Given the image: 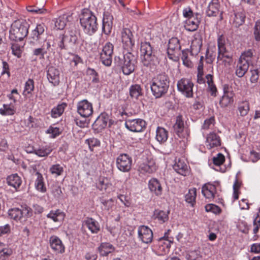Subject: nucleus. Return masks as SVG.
<instances>
[{
    "label": "nucleus",
    "instance_id": "nucleus-55",
    "mask_svg": "<svg viewBox=\"0 0 260 260\" xmlns=\"http://www.w3.org/2000/svg\"><path fill=\"white\" fill-rule=\"evenodd\" d=\"M187 260H201L200 251L198 250H190L186 255Z\"/></svg>",
    "mask_w": 260,
    "mask_h": 260
},
{
    "label": "nucleus",
    "instance_id": "nucleus-15",
    "mask_svg": "<svg viewBox=\"0 0 260 260\" xmlns=\"http://www.w3.org/2000/svg\"><path fill=\"white\" fill-rule=\"evenodd\" d=\"M78 113L83 117H89L93 113V107L91 103L87 100L79 102L77 105Z\"/></svg>",
    "mask_w": 260,
    "mask_h": 260
},
{
    "label": "nucleus",
    "instance_id": "nucleus-18",
    "mask_svg": "<svg viewBox=\"0 0 260 260\" xmlns=\"http://www.w3.org/2000/svg\"><path fill=\"white\" fill-rule=\"evenodd\" d=\"M138 238L143 243L149 244L152 241L153 235L152 230L147 226L141 225L138 229Z\"/></svg>",
    "mask_w": 260,
    "mask_h": 260
},
{
    "label": "nucleus",
    "instance_id": "nucleus-10",
    "mask_svg": "<svg viewBox=\"0 0 260 260\" xmlns=\"http://www.w3.org/2000/svg\"><path fill=\"white\" fill-rule=\"evenodd\" d=\"M108 124L109 126L112 124L109 115L106 113H103L97 117L92 124V128L95 133H99L104 129Z\"/></svg>",
    "mask_w": 260,
    "mask_h": 260
},
{
    "label": "nucleus",
    "instance_id": "nucleus-50",
    "mask_svg": "<svg viewBox=\"0 0 260 260\" xmlns=\"http://www.w3.org/2000/svg\"><path fill=\"white\" fill-rule=\"evenodd\" d=\"M112 184L108 180L105 178H100L98 183H96L97 188L101 191H107V190L110 188Z\"/></svg>",
    "mask_w": 260,
    "mask_h": 260
},
{
    "label": "nucleus",
    "instance_id": "nucleus-36",
    "mask_svg": "<svg viewBox=\"0 0 260 260\" xmlns=\"http://www.w3.org/2000/svg\"><path fill=\"white\" fill-rule=\"evenodd\" d=\"M46 216L54 222H61L64 219L65 214L60 210L57 209L50 211Z\"/></svg>",
    "mask_w": 260,
    "mask_h": 260
},
{
    "label": "nucleus",
    "instance_id": "nucleus-11",
    "mask_svg": "<svg viewBox=\"0 0 260 260\" xmlns=\"http://www.w3.org/2000/svg\"><path fill=\"white\" fill-rule=\"evenodd\" d=\"M121 40L124 49L127 51L132 50L135 40L132 31L128 28H123L121 31Z\"/></svg>",
    "mask_w": 260,
    "mask_h": 260
},
{
    "label": "nucleus",
    "instance_id": "nucleus-56",
    "mask_svg": "<svg viewBox=\"0 0 260 260\" xmlns=\"http://www.w3.org/2000/svg\"><path fill=\"white\" fill-rule=\"evenodd\" d=\"M49 171L52 175L59 176L62 174L63 168L59 164H55L51 166Z\"/></svg>",
    "mask_w": 260,
    "mask_h": 260
},
{
    "label": "nucleus",
    "instance_id": "nucleus-12",
    "mask_svg": "<svg viewBox=\"0 0 260 260\" xmlns=\"http://www.w3.org/2000/svg\"><path fill=\"white\" fill-rule=\"evenodd\" d=\"M113 48L114 46L112 43L107 42L103 47L100 53V60L106 66L109 67L111 65Z\"/></svg>",
    "mask_w": 260,
    "mask_h": 260
},
{
    "label": "nucleus",
    "instance_id": "nucleus-8",
    "mask_svg": "<svg viewBox=\"0 0 260 260\" xmlns=\"http://www.w3.org/2000/svg\"><path fill=\"white\" fill-rule=\"evenodd\" d=\"M181 46L179 40L177 38H172L168 43L167 54L168 58L174 61H178L179 59Z\"/></svg>",
    "mask_w": 260,
    "mask_h": 260
},
{
    "label": "nucleus",
    "instance_id": "nucleus-13",
    "mask_svg": "<svg viewBox=\"0 0 260 260\" xmlns=\"http://www.w3.org/2000/svg\"><path fill=\"white\" fill-rule=\"evenodd\" d=\"M132 164V158L127 154H121L116 158V166L118 170L123 172L129 171Z\"/></svg>",
    "mask_w": 260,
    "mask_h": 260
},
{
    "label": "nucleus",
    "instance_id": "nucleus-40",
    "mask_svg": "<svg viewBox=\"0 0 260 260\" xmlns=\"http://www.w3.org/2000/svg\"><path fill=\"white\" fill-rule=\"evenodd\" d=\"M197 197V189L192 188L189 189L188 192L185 196V200L191 207H193L196 204Z\"/></svg>",
    "mask_w": 260,
    "mask_h": 260
},
{
    "label": "nucleus",
    "instance_id": "nucleus-23",
    "mask_svg": "<svg viewBox=\"0 0 260 260\" xmlns=\"http://www.w3.org/2000/svg\"><path fill=\"white\" fill-rule=\"evenodd\" d=\"M202 193L209 201H211L218 196L215 186L210 183H206L203 186Z\"/></svg>",
    "mask_w": 260,
    "mask_h": 260
},
{
    "label": "nucleus",
    "instance_id": "nucleus-27",
    "mask_svg": "<svg viewBox=\"0 0 260 260\" xmlns=\"http://www.w3.org/2000/svg\"><path fill=\"white\" fill-rule=\"evenodd\" d=\"M202 46V39L199 34L195 35L191 41L190 53L192 55H197L201 51Z\"/></svg>",
    "mask_w": 260,
    "mask_h": 260
},
{
    "label": "nucleus",
    "instance_id": "nucleus-60",
    "mask_svg": "<svg viewBox=\"0 0 260 260\" xmlns=\"http://www.w3.org/2000/svg\"><path fill=\"white\" fill-rule=\"evenodd\" d=\"M215 119L213 117H210L204 121L202 129L204 130L212 128L214 125Z\"/></svg>",
    "mask_w": 260,
    "mask_h": 260
},
{
    "label": "nucleus",
    "instance_id": "nucleus-63",
    "mask_svg": "<svg viewBox=\"0 0 260 260\" xmlns=\"http://www.w3.org/2000/svg\"><path fill=\"white\" fill-rule=\"evenodd\" d=\"M225 160L224 156L221 153H218L216 156L213 158V164L217 166L221 165Z\"/></svg>",
    "mask_w": 260,
    "mask_h": 260
},
{
    "label": "nucleus",
    "instance_id": "nucleus-46",
    "mask_svg": "<svg viewBox=\"0 0 260 260\" xmlns=\"http://www.w3.org/2000/svg\"><path fill=\"white\" fill-rule=\"evenodd\" d=\"M28 12L32 14H45L48 13V11L44 6L39 7L37 5L28 6L26 7Z\"/></svg>",
    "mask_w": 260,
    "mask_h": 260
},
{
    "label": "nucleus",
    "instance_id": "nucleus-21",
    "mask_svg": "<svg viewBox=\"0 0 260 260\" xmlns=\"http://www.w3.org/2000/svg\"><path fill=\"white\" fill-rule=\"evenodd\" d=\"M218 55L217 59H223V58L232 60V55L229 53L225 47V39L222 36H220L217 40Z\"/></svg>",
    "mask_w": 260,
    "mask_h": 260
},
{
    "label": "nucleus",
    "instance_id": "nucleus-7",
    "mask_svg": "<svg viewBox=\"0 0 260 260\" xmlns=\"http://www.w3.org/2000/svg\"><path fill=\"white\" fill-rule=\"evenodd\" d=\"M170 232V230H168L163 237L154 241L152 249L157 255H165L169 253L171 245L173 242V238L169 237Z\"/></svg>",
    "mask_w": 260,
    "mask_h": 260
},
{
    "label": "nucleus",
    "instance_id": "nucleus-35",
    "mask_svg": "<svg viewBox=\"0 0 260 260\" xmlns=\"http://www.w3.org/2000/svg\"><path fill=\"white\" fill-rule=\"evenodd\" d=\"M45 25L44 23H39L36 25L34 29L31 31V37L35 41H39L44 36Z\"/></svg>",
    "mask_w": 260,
    "mask_h": 260
},
{
    "label": "nucleus",
    "instance_id": "nucleus-44",
    "mask_svg": "<svg viewBox=\"0 0 260 260\" xmlns=\"http://www.w3.org/2000/svg\"><path fill=\"white\" fill-rule=\"evenodd\" d=\"M168 214L169 212L160 210H155L153 216L155 219H157L160 223H162L168 220Z\"/></svg>",
    "mask_w": 260,
    "mask_h": 260
},
{
    "label": "nucleus",
    "instance_id": "nucleus-57",
    "mask_svg": "<svg viewBox=\"0 0 260 260\" xmlns=\"http://www.w3.org/2000/svg\"><path fill=\"white\" fill-rule=\"evenodd\" d=\"M253 56V52L251 49H248L244 52H243L239 59L243 61H246L247 63H249V61L251 60V59Z\"/></svg>",
    "mask_w": 260,
    "mask_h": 260
},
{
    "label": "nucleus",
    "instance_id": "nucleus-24",
    "mask_svg": "<svg viewBox=\"0 0 260 260\" xmlns=\"http://www.w3.org/2000/svg\"><path fill=\"white\" fill-rule=\"evenodd\" d=\"M200 21L201 15L199 13H196L195 16L186 20L184 27L188 31H195L198 29Z\"/></svg>",
    "mask_w": 260,
    "mask_h": 260
},
{
    "label": "nucleus",
    "instance_id": "nucleus-29",
    "mask_svg": "<svg viewBox=\"0 0 260 260\" xmlns=\"http://www.w3.org/2000/svg\"><path fill=\"white\" fill-rule=\"evenodd\" d=\"M148 187L150 190L156 196H159L162 194V188L159 181L156 178L151 179L148 182Z\"/></svg>",
    "mask_w": 260,
    "mask_h": 260
},
{
    "label": "nucleus",
    "instance_id": "nucleus-14",
    "mask_svg": "<svg viewBox=\"0 0 260 260\" xmlns=\"http://www.w3.org/2000/svg\"><path fill=\"white\" fill-rule=\"evenodd\" d=\"M206 13L208 17H217L218 20L223 19L219 0H212L208 5Z\"/></svg>",
    "mask_w": 260,
    "mask_h": 260
},
{
    "label": "nucleus",
    "instance_id": "nucleus-54",
    "mask_svg": "<svg viewBox=\"0 0 260 260\" xmlns=\"http://www.w3.org/2000/svg\"><path fill=\"white\" fill-rule=\"evenodd\" d=\"M86 75L90 77L93 83H98L100 80L98 73L93 69L88 68L86 70Z\"/></svg>",
    "mask_w": 260,
    "mask_h": 260
},
{
    "label": "nucleus",
    "instance_id": "nucleus-22",
    "mask_svg": "<svg viewBox=\"0 0 260 260\" xmlns=\"http://www.w3.org/2000/svg\"><path fill=\"white\" fill-rule=\"evenodd\" d=\"M60 73L59 70L54 67L50 66L47 71V78L52 85L56 86L60 82Z\"/></svg>",
    "mask_w": 260,
    "mask_h": 260
},
{
    "label": "nucleus",
    "instance_id": "nucleus-49",
    "mask_svg": "<svg viewBox=\"0 0 260 260\" xmlns=\"http://www.w3.org/2000/svg\"><path fill=\"white\" fill-rule=\"evenodd\" d=\"M12 250L11 248L5 247L4 243L0 242V259L5 260L12 254Z\"/></svg>",
    "mask_w": 260,
    "mask_h": 260
},
{
    "label": "nucleus",
    "instance_id": "nucleus-53",
    "mask_svg": "<svg viewBox=\"0 0 260 260\" xmlns=\"http://www.w3.org/2000/svg\"><path fill=\"white\" fill-rule=\"evenodd\" d=\"M35 88L34 81L31 79H29L25 83L24 89L23 91V95L26 96L28 94H31Z\"/></svg>",
    "mask_w": 260,
    "mask_h": 260
},
{
    "label": "nucleus",
    "instance_id": "nucleus-3",
    "mask_svg": "<svg viewBox=\"0 0 260 260\" xmlns=\"http://www.w3.org/2000/svg\"><path fill=\"white\" fill-rule=\"evenodd\" d=\"M170 80L165 73L160 74L153 78L150 83L152 94L156 98H160L165 95L168 90Z\"/></svg>",
    "mask_w": 260,
    "mask_h": 260
},
{
    "label": "nucleus",
    "instance_id": "nucleus-9",
    "mask_svg": "<svg viewBox=\"0 0 260 260\" xmlns=\"http://www.w3.org/2000/svg\"><path fill=\"white\" fill-rule=\"evenodd\" d=\"M194 84L189 79L182 78L177 82L178 90L187 98L193 96V87Z\"/></svg>",
    "mask_w": 260,
    "mask_h": 260
},
{
    "label": "nucleus",
    "instance_id": "nucleus-39",
    "mask_svg": "<svg viewBox=\"0 0 260 260\" xmlns=\"http://www.w3.org/2000/svg\"><path fill=\"white\" fill-rule=\"evenodd\" d=\"M52 151V149L50 146L45 145L34 149L32 152L38 156L46 157Z\"/></svg>",
    "mask_w": 260,
    "mask_h": 260
},
{
    "label": "nucleus",
    "instance_id": "nucleus-2",
    "mask_svg": "<svg viewBox=\"0 0 260 260\" xmlns=\"http://www.w3.org/2000/svg\"><path fill=\"white\" fill-rule=\"evenodd\" d=\"M140 52L143 65L150 70L155 69L158 63V60L150 42L146 41L141 42Z\"/></svg>",
    "mask_w": 260,
    "mask_h": 260
},
{
    "label": "nucleus",
    "instance_id": "nucleus-64",
    "mask_svg": "<svg viewBox=\"0 0 260 260\" xmlns=\"http://www.w3.org/2000/svg\"><path fill=\"white\" fill-rule=\"evenodd\" d=\"M254 36L256 41H260V20L256 22L254 28Z\"/></svg>",
    "mask_w": 260,
    "mask_h": 260
},
{
    "label": "nucleus",
    "instance_id": "nucleus-38",
    "mask_svg": "<svg viewBox=\"0 0 260 260\" xmlns=\"http://www.w3.org/2000/svg\"><path fill=\"white\" fill-rule=\"evenodd\" d=\"M168 138V132L164 127H158L156 131V139L160 143H164Z\"/></svg>",
    "mask_w": 260,
    "mask_h": 260
},
{
    "label": "nucleus",
    "instance_id": "nucleus-58",
    "mask_svg": "<svg viewBox=\"0 0 260 260\" xmlns=\"http://www.w3.org/2000/svg\"><path fill=\"white\" fill-rule=\"evenodd\" d=\"M188 51L183 50L182 51L181 59L183 61V64L188 68L192 67V62L190 60L188 57Z\"/></svg>",
    "mask_w": 260,
    "mask_h": 260
},
{
    "label": "nucleus",
    "instance_id": "nucleus-1",
    "mask_svg": "<svg viewBox=\"0 0 260 260\" xmlns=\"http://www.w3.org/2000/svg\"><path fill=\"white\" fill-rule=\"evenodd\" d=\"M79 35L75 28L66 30L56 40L57 45L61 50H73L78 43Z\"/></svg>",
    "mask_w": 260,
    "mask_h": 260
},
{
    "label": "nucleus",
    "instance_id": "nucleus-51",
    "mask_svg": "<svg viewBox=\"0 0 260 260\" xmlns=\"http://www.w3.org/2000/svg\"><path fill=\"white\" fill-rule=\"evenodd\" d=\"M15 113V110L13 105L4 104L0 108V114L3 116L13 115Z\"/></svg>",
    "mask_w": 260,
    "mask_h": 260
},
{
    "label": "nucleus",
    "instance_id": "nucleus-59",
    "mask_svg": "<svg viewBox=\"0 0 260 260\" xmlns=\"http://www.w3.org/2000/svg\"><path fill=\"white\" fill-rule=\"evenodd\" d=\"M87 143L91 150L95 147H98L100 145V141L96 138H91L86 140Z\"/></svg>",
    "mask_w": 260,
    "mask_h": 260
},
{
    "label": "nucleus",
    "instance_id": "nucleus-17",
    "mask_svg": "<svg viewBox=\"0 0 260 260\" xmlns=\"http://www.w3.org/2000/svg\"><path fill=\"white\" fill-rule=\"evenodd\" d=\"M125 127L134 132H140L146 127V122L142 119H127L125 122Z\"/></svg>",
    "mask_w": 260,
    "mask_h": 260
},
{
    "label": "nucleus",
    "instance_id": "nucleus-34",
    "mask_svg": "<svg viewBox=\"0 0 260 260\" xmlns=\"http://www.w3.org/2000/svg\"><path fill=\"white\" fill-rule=\"evenodd\" d=\"M22 182L21 177L17 174H12L7 178L8 184L13 187L16 190L20 187Z\"/></svg>",
    "mask_w": 260,
    "mask_h": 260
},
{
    "label": "nucleus",
    "instance_id": "nucleus-26",
    "mask_svg": "<svg viewBox=\"0 0 260 260\" xmlns=\"http://www.w3.org/2000/svg\"><path fill=\"white\" fill-rule=\"evenodd\" d=\"M206 145L209 149L220 146L221 145L220 137L214 133H210L207 136Z\"/></svg>",
    "mask_w": 260,
    "mask_h": 260
},
{
    "label": "nucleus",
    "instance_id": "nucleus-43",
    "mask_svg": "<svg viewBox=\"0 0 260 260\" xmlns=\"http://www.w3.org/2000/svg\"><path fill=\"white\" fill-rule=\"evenodd\" d=\"M66 107L67 104L65 103H62L54 107L51 111V116L55 118L60 116L63 113Z\"/></svg>",
    "mask_w": 260,
    "mask_h": 260
},
{
    "label": "nucleus",
    "instance_id": "nucleus-20",
    "mask_svg": "<svg viewBox=\"0 0 260 260\" xmlns=\"http://www.w3.org/2000/svg\"><path fill=\"white\" fill-rule=\"evenodd\" d=\"M113 17L108 11H105L103 14L102 31L106 35L111 34L113 27Z\"/></svg>",
    "mask_w": 260,
    "mask_h": 260
},
{
    "label": "nucleus",
    "instance_id": "nucleus-42",
    "mask_svg": "<svg viewBox=\"0 0 260 260\" xmlns=\"http://www.w3.org/2000/svg\"><path fill=\"white\" fill-rule=\"evenodd\" d=\"M85 224L92 233L96 234L100 231L99 223L93 218H87L85 221Z\"/></svg>",
    "mask_w": 260,
    "mask_h": 260
},
{
    "label": "nucleus",
    "instance_id": "nucleus-45",
    "mask_svg": "<svg viewBox=\"0 0 260 260\" xmlns=\"http://www.w3.org/2000/svg\"><path fill=\"white\" fill-rule=\"evenodd\" d=\"M129 95L132 98L137 99L142 94V89L139 84H134L129 88Z\"/></svg>",
    "mask_w": 260,
    "mask_h": 260
},
{
    "label": "nucleus",
    "instance_id": "nucleus-5",
    "mask_svg": "<svg viewBox=\"0 0 260 260\" xmlns=\"http://www.w3.org/2000/svg\"><path fill=\"white\" fill-rule=\"evenodd\" d=\"M29 24L23 20H17L11 24L9 38L11 40L18 41L26 37L28 32Z\"/></svg>",
    "mask_w": 260,
    "mask_h": 260
},
{
    "label": "nucleus",
    "instance_id": "nucleus-41",
    "mask_svg": "<svg viewBox=\"0 0 260 260\" xmlns=\"http://www.w3.org/2000/svg\"><path fill=\"white\" fill-rule=\"evenodd\" d=\"M114 247L109 243H102L99 247L100 253L102 256H107L109 253L114 251Z\"/></svg>",
    "mask_w": 260,
    "mask_h": 260
},
{
    "label": "nucleus",
    "instance_id": "nucleus-16",
    "mask_svg": "<svg viewBox=\"0 0 260 260\" xmlns=\"http://www.w3.org/2000/svg\"><path fill=\"white\" fill-rule=\"evenodd\" d=\"M30 208L28 207H21V208H15L9 210V215L11 218L21 221L23 217L30 216Z\"/></svg>",
    "mask_w": 260,
    "mask_h": 260
},
{
    "label": "nucleus",
    "instance_id": "nucleus-28",
    "mask_svg": "<svg viewBox=\"0 0 260 260\" xmlns=\"http://www.w3.org/2000/svg\"><path fill=\"white\" fill-rule=\"evenodd\" d=\"M50 245L51 248L58 253H63L64 247L61 240L56 236H52L49 239Z\"/></svg>",
    "mask_w": 260,
    "mask_h": 260
},
{
    "label": "nucleus",
    "instance_id": "nucleus-33",
    "mask_svg": "<svg viewBox=\"0 0 260 260\" xmlns=\"http://www.w3.org/2000/svg\"><path fill=\"white\" fill-rule=\"evenodd\" d=\"M249 67V64L247 63L246 61H242L239 59L236 68V75L238 77L241 78L243 77L248 71Z\"/></svg>",
    "mask_w": 260,
    "mask_h": 260
},
{
    "label": "nucleus",
    "instance_id": "nucleus-47",
    "mask_svg": "<svg viewBox=\"0 0 260 260\" xmlns=\"http://www.w3.org/2000/svg\"><path fill=\"white\" fill-rule=\"evenodd\" d=\"M234 93L223 94L219 101L220 106L222 107H228L234 102Z\"/></svg>",
    "mask_w": 260,
    "mask_h": 260
},
{
    "label": "nucleus",
    "instance_id": "nucleus-6",
    "mask_svg": "<svg viewBox=\"0 0 260 260\" xmlns=\"http://www.w3.org/2000/svg\"><path fill=\"white\" fill-rule=\"evenodd\" d=\"M114 62L122 69L124 74L128 75L135 71L137 61L135 56L128 51L121 57H115Z\"/></svg>",
    "mask_w": 260,
    "mask_h": 260
},
{
    "label": "nucleus",
    "instance_id": "nucleus-62",
    "mask_svg": "<svg viewBox=\"0 0 260 260\" xmlns=\"http://www.w3.org/2000/svg\"><path fill=\"white\" fill-rule=\"evenodd\" d=\"M205 210L207 212H212L215 214H218L221 212V210L218 206L212 204L207 205L205 206Z\"/></svg>",
    "mask_w": 260,
    "mask_h": 260
},
{
    "label": "nucleus",
    "instance_id": "nucleus-52",
    "mask_svg": "<svg viewBox=\"0 0 260 260\" xmlns=\"http://www.w3.org/2000/svg\"><path fill=\"white\" fill-rule=\"evenodd\" d=\"M216 47L215 46L213 47H210L206 51V62L208 63H212L215 59L216 53Z\"/></svg>",
    "mask_w": 260,
    "mask_h": 260
},
{
    "label": "nucleus",
    "instance_id": "nucleus-4",
    "mask_svg": "<svg viewBox=\"0 0 260 260\" xmlns=\"http://www.w3.org/2000/svg\"><path fill=\"white\" fill-rule=\"evenodd\" d=\"M80 22L84 32L89 36L93 35L98 30L96 17L89 10H83Z\"/></svg>",
    "mask_w": 260,
    "mask_h": 260
},
{
    "label": "nucleus",
    "instance_id": "nucleus-37",
    "mask_svg": "<svg viewBox=\"0 0 260 260\" xmlns=\"http://www.w3.org/2000/svg\"><path fill=\"white\" fill-rule=\"evenodd\" d=\"M71 16L67 14H64L56 19L55 26L58 29H63L67 24V22L70 21Z\"/></svg>",
    "mask_w": 260,
    "mask_h": 260
},
{
    "label": "nucleus",
    "instance_id": "nucleus-25",
    "mask_svg": "<svg viewBox=\"0 0 260 260\" xmlns=\"http://www.w3.org/2000/svg\"><path fill=\"white\" fill-rule=\"evenodd\" d=\"M156 170L155 161L152 159H150L141 164L139 167V170L141 173H152Z\"/></svg>",
    "mask_w": 260,
    "mask_h": 260
},
{
    "label": "nucleus",
    "instance_id": "nucleus-61",
    "mask_svg": "<svg viewBox=\"0 0 260 260\" xmlns=\"http://www.w3.org/2000/svg\"><path fill=\"white\" fill-rule=\"evenodd\" d=\"M46 133L50 134L51 138H54L59 135L60 131L59 128L50 126L46 131Z\"/></svg>",
    "mask_w": 260,
    "mask_h": 260
},
{
    "label": "nucleus",
    "instance_id": "nucleus-19",
    "mask_svg": "<svg viewBox=\"0 0 260 260\" xmlns=\"http://www.w3.org/2000/svg\"><path fill=\"white\" fill-rule=\"evenodd\" d=\"M175 133L180 137L185 138L189 136L187 129H185L184 121L182 115H179L176 117V122L173 125Z\"/></svg>",
    "mask_w": 260,
    "mask_h": 260
},
{
    "label": "nucleus",
    "instance_id": "nucleus-48",
    "mask_svg": "<svg viewBox=\"0 0 260 260\" xmlns=\"http://www.w3.org/2000/svg\"><path fill=\"white\" fill-rule=\"evenodd\" d=\"M249 111V104L247 101L240 102L238 105V111L241 116H246Z\"/></svg>",
    "mask_w": 260,
    "mask_h": 260
},
{
    "label": "nucleus",
    "instance_id": "nucleus-30",
    "mask_svg": "<svg viewBox=\"0 0 260 260\" xmlns=\"http://www.w3.org/2000/svg\"><path fill=\"white\" fill-rule=\"evenodd\" d=\"M35 175L37 177L35 181L36 189L42 193H45L47 191V188L42 175L37 171L35 172Z\"/></svg>",
    "mask_w": 260,
    "mask_h": 260
},
{
    "label": "nucleus",
    "instance_id": "nucleus-32",
    "mask_svg": "<svg viewBox=\"0 0 260 260\" xmlns=\"http://www.w3.org/2000/svg\"><path fill=\"white\" fill-rule=\"evenodd\" d=\"M173 169L178 174L185 175L187 171V166L183 158L176 159L175 163L173 165Z\"/></svg>",
    "mask_w": 260,
    "mask_h": 260
},
{
    "label": "nucleus",
    "instance_id": "nucleus-31",
    "mask_svg": "<svg viewBox=\"0 0 260 260\" xmlns=\"http://www.w3.org/2000/svg\"><path fill=\"white\" fill-rule=\"evenodd\" d=\"M245 13L243 10L236 11L234 13V16L232 20L233 25L236 27L242 25L245 22Z\"/></svg>",
    "mask_w": 260,
    "mask_h": 260
}]
</instances>
